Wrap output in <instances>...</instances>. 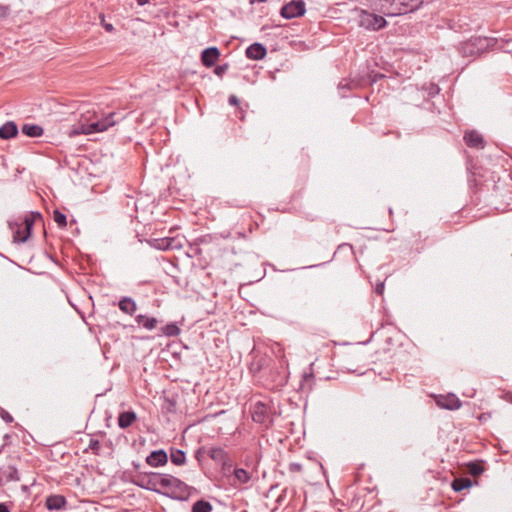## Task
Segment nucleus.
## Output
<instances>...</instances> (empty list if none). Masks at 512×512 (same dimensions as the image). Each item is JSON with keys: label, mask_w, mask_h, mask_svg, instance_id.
<instances>
[{"label": "nucleus", "mask_w": 512, "mask_h": 512, "mask_svg": "<svg viewBox=\"0 0 512 512\" xmlns=\"http://www.w3.org/2000/svg\"><path fill=\"white\" fill-rule=\"evenodd\" d=\"M228 102L232 106H237V105H239L240 100H239V98L236 95L232 94V95L229 96Z\"/></svg>", "instance_id": "nucleus-47"}, {"label": "nucleus", "mask_w": 512, "mask_h": 512, "mask_svg": "<svg viewBox=\"0 0 512 512\" xmlns=\"http://www.w3.org/2000/svg\"><path fill=\"white\" fill-rule=\"evenodd\" d=\"M66 504H67L66 498L64 496L58 495V494L48 496L45 501V507L49 511L61 510L62 508L65 507Z\"/></svg>", "instance_id": "nucleus-17"}, {"label": "nucleus", "mask_w": 512, "mask_h": 512, "mask_svg": "<svg viewBox=\"0 0 512 512\" xmlns=\"http://www.w3.org/2000/svg\"><path fill=\"white\" fill-rule=\"evenodd\" d=\"M459 51L465 57H476L480 55L470 40L463 43L459 48Z\"/></svg>", "instance_id": "nucleus-29"}, {"label": "nucleus", "mask_w": 512, "mask_h": 512, "mask_svg": "<svg viewBox=\"0 0 512 512\" xmlns=\"http://www.w3.org/2000/svg\"><path fill=\"white\" fill-rule=\"evenodd\" d=\"M37 220L42 221V214L40 212H29L24 216L8 221V226L13 233V242L22 244L28 241Z\"/></svg>", "instance_id": "nucleus-1"}, {"label": "nucleus", "mask_w": 512, "mask_h": 512, "mask_svg": "<svg viewBox=\"0 0 512 512\" xmlns=\"http://www.w3.org/2000/svg\"><path fill=\"white\" fill-rule=\"evenodd\" d=\"M246 57L251 60H261L267 54L266 47L259 42L249 45L245 51Z\"/></svg>", "instance_id": "nucleus-13"}, {"label": "nucleus", "mask_w": 512, "mask_h": 512, "mask_svg": "<svg viewBox=\"0 0 512 512\" xmlns=\"http://www.w3.org/2000/svg\"><path fill=\"white\" fill-rule=\"evenodd\" d=\"M18 127L15 122L8 121L0 126V138L8 140L18 135Z\"/></svg>", "instance_id": "nucleus-19"}, {"label": "nucleus", "mask_w": 512, "mask_h": 512, "mask_svg": "<svg viewBox=\"0 0 512 512\" xmlns=\"http://www.w3.org/2000/svg\"><path fill=\"white\" fill-rule=\"evenodd\" d=\"M314 379V375L311 373V374H305L303 376V381L305 383H302L301 385V388L304 389L305 388V385L309 382V381H312Z\"/></svg>", "instance_id": "nucleus-48"}, {"label": "nucleus", "mask_w": 512, "mask_h": 512, "mask_svg": "<svg viewBox=\"0 0 512 512\" xmlns=\"http://www.w3.org/2000/svg\"><path fill=\"white\" fill-rule=\"evenodd\" d=\"M470 41L480 55L496 44V39L480 36L472 37Z\"/></svg>", "instance_id": "nucleus-15"}, {"label": "nucleus", "mask_w": 512, "mask_h": 512, "mask_svg": "<svg viewBox=\"0 0 512 512\" xmlns=\"http://www.w3.org/2000/svg\"><path fill=\"white\" fill-rule=\"evenodd\" d=\"M219 464L221 465V472H222L223 476L227 477V478H231L234 468H233V461L230 458V456L227 457V459H225V461H222Z\"/></svg>", "instance_id": "nucleus-32"}, {"label": "nucleus", "mask_w": 512, "mask_h": 512, "mask_svg": "<svg viewBox=\"0 0 512 512\" xmlns=\"http://www.w3.org/2000/svg\"><path fill=\"white\" fill-rule=\"evenodd\" d=\"M423 5V0H378L375 10L385 16L394 17L414 12Z\"/></svg>", "instance_id": "nucleus-2"}, {"label": "nucleus", "mask_w": 512, "mask_h": 512, "mask_svg": "<svg viewBox=\"0 0 512 512\" xmlns=\"http://www.w3.org/2000/svg\"><path fill=\"white\" fill-rule=\"evenodd\" d=\"M101 25L109 33L115 30L114 26L111 23L105 21L104 15H101Z\"/></svg>", "instance_id": "nucleus-45"}, {"label": "nucleus", "mask_w": 512, "mask_h": 512, "mask_svg": "<svg viewBox=\"0 0 512 512\" xmlns=\"http://www.w3.org/2000/svg\"><path fill=\"white\" fill-rule=\"evenodd\" d=\"M138 5L143 6L145 4H148L150 0H135Z\"/></svg>", "instance_id": "nucleus-52"}, {"label": "nucleus", "mask_w": 512, "mask_h": 512, "mask_svg": "<svg viewBox=\"0 0 512 512\" xmlns=\"http://www.w3.org/2000/svg\"><path fill=\"white\" fill-rule=\"evenodd\" d=\"M118 306L123 313L130 316L134 315L137 310V304L135 300L128 296L122 297L118 302Z\"/></svg>", "instance_id": "nucleus-20"}, {"label": "nucleus", "mask_w": 512, "mask_h": 512, "mask_svg": "<svg viewBox=\"0 0 512 512\" xmlns=\"http://www.w3.org/2000/svg\"><path fill=\"white\" fill-rule=\"evenodd\" d=\"M166 409L168 412L170 413H175L176 412V401L173 400V399H166Z\"/></svg>", "instance_id": "nucleus-44"}, {"label": "nucleus", "mask_w": 512, "mask_h": 512, "mask_svg": "<svg viewBox=\"0 0 512 512\" xmlns=\"http://www.w3.org/2000/svg\"><path fill=\"white\" fill-rule=\"evenodd\" d=\"M251 414L254 422L269 428L273 424L276 411L271 401H258L251 407Z\"/></svg>", "instance_id": "nucleus-5"}, {"label": "nucleus", "mask_w": 512, "mask_h": 512, "mask_svg": "<svg viewBox=\"0 0 512 512\" xmlns=\"http://www.w3.org/2000/svg\"><path fill=\"white\" fill-rule=\"evenodd\" d=\"M383 78H385V75L382 74V73H379V72L372 71L369 74V79H370V83L371 84L376 83V82H378L379 80H381Z\"/></svg>", "instance_id": "nucleus-40"}, {"label": "nucleus", "mask_w": 512, "mask_h": 512, "mask_svg": "<svg viewBox=\"0 0 512 512\" xmlns=\"http://www.w3.org/2000/svg\"><path fill=\"white\" fill-rule=\"evenodd\" d=\"M168 242H169L168 250L180 249L182 247L180 240H178L176 238L168 237Z\"/></svg>", "instance_id": "nucleus-39"}, {"label": "nucleus", "mask_w": 512, "mask_h": 512, "mask_svg": "<svg viewBox=\"0 0 512 512\" xmlns=\"http://www.w3.org/2000/svg\"><path fill=\"white\" fill-rule=\"evenodd\" d=\"M480 420L485 419V414H481L479 417Z\"/></svg>", "instance_id": "nucleus-58"}, {"label": "nucleus", "mask_w": 512, "mask_h": 512, "mask_svg": "<svg viewBox=\"0 0 512 512\" xmlns=\"http://www.w3.org/2000/svg\"><path fill=\"white\" fill-rule=\"evenodd\" d=\"M213 506L212 504L205 500L199 499L192 504L191 512H212Z\"/></svg>", "instance_id": "nucleus-28"}, {"label": "nucleus", "mask_w": 512, "mask_h": 512, "mask_svg": "<svg viewBox=\"0 0 512 512\" xmlns=\"http://www.w3.org/2000/svg\"><path fill=\"white\" fill-rule=\"evenodd\" d=\"M283 384H284V376H282V377L279 379V381H278L277 385H283Z\"/></svg>", "instance_id": "nucleus-55"}, {"label": "nucleus", "mask_w": 512, "mask_h": 512, "mask_svg": "<svg viewBox=\"0 0 512 512\" xmlns=\"http://www.w3.org/2000/svg\"><path fill=\"white\" fill-rule=\"evenodd\" d=\"M270 360L271 359L268 357H260L258 359H254L249 366L250 372L253 375L260 373L265 367L268 366Z\"/></svg>", "instance_id": "nucleus-25"}, {"label": "nucleus", "mask_w": 512, "mask_h": 512, "mask_svg": "<svg viewBox=\"0 0 512 512\" xmlns=\"http://www.w3.org/2000/svg\"><path fill=\"white\" fill-rule=\"evenodd\" d=\"M465 144L469 148L474 149H483L485 147V142L483 136L476 130L467 131L464 134Z\"/></svg>", "instance_id": "nucleus-10"}, {"label": "nucleus", "mask_w": 512, "mask_h": 512, "mask_svg": "<svg viewBox=\"0 0 512 512\" xmlns=\"http://www.w3.org/2000/svg\"><path fill=\"white\" fill-rule=\"evenodd\" d=\"M161 487L169 489V491L163 492L162 495L178 501H187L191 493L197 491L194 487L187 485L179 478L170 474H166L164 478H161Z\"/></svg>", "instance_id": "nucleus-3"}, {"label": "nucleus", "mask_w": 512, "mask_h": 512, "mask_svg": "<svg viewBox=\"0 0 512 512\" xmlns=\"http://www.w3.org/2000/svg\"><path fill=\"white\" fill-rule=\"evenodd\" d=\"M383 291H384V283H383V282L378 283V284L376 285L375 292H376L378 295H382Z\"/></svg>", "instance_id": "nucleus-50"}, {"label": "nucleus", "mask_w": 512, "mask_h": 512, "mask_svg": "<svg viewBox=\"0 0 512 512\" xmlns=\"http://www.w3.org/2000/svg\"><path fill=\"white\" fill-rule=\"evenodd\" d=\"M209 457L215 461L216 463H221L222 461H225L227 457H229V454L221 447H212L208 450Z\"/></svg>", "instance_id": "nucleus-26"}, {"label": "nucleus", "mask_w": 512, "mask_h": 512, "mask_svg": "<svg viewBox=\"0 0 512 512\" xmlns=\"http://www.w3.org/2000/svg\"><path fill=\"white\" fill-rule=\"evenodd\" d=\"M357 21L360 27L372 31H379L388 25V22L383 16L366 10H360Z\"/></svg>", "instance_id": "nucleus-6"}, {"label": "nucleus", "mask_w": 512, "mask_h": 512, "mask_svg": "<svg viewBox=\"0 0 512 512\" xmlns=\"http://www.w3.org/2000/svg\"><path fill=\"white\" fill-rule=\"evenodd\" d=\"M302 465L300 463H297V462H291L288 466V470L289 472L291 473H298V472H301L302 471Z\"/></svg>", "instance_id": "nucleus-43"}, {"label": "nucleus", "mask_w": 512, "mask_h": 512, "mask_svg": "<svg viewBox=\"0 0 512 512\" xmlns=\"http://www.w3.org/2000/svg\"><path fill=\"white\" fill-rule=\"evenodd\" d=\"M344 247H348V248H350V249H352V248H353L351 244L343 243V244H341V245H339V246H338V249H342V248H344Z\"/></svg>", "instance_id": "nucleus-53"}, {"label": "nucleus", "mask_w": 512, "mask_h": 512, "mask_svg": "<svg viewBox=\"0 0 512 512\" xmlns=\"http://www.w3.org/2000/svg\"><path fill=\"white\" fill-rule=\"evenodd\" d=\"M229 64L228 63H224V64H221V65H217L215 66L214 68V73L215 75H217L218 77H222L229 69Z\"/></svg>", "instance_id": "nucleus-36"}, {"label": "nucleus", "mask_w": 512, "mask_h": 512, "mask_svg": "<svg viewBox=\"0 0 512 512\" xmlns=\"http://www.w3.org/2000/svg\"><path fill=\"white\" fill-rule=\"evenodd\" d=\"M474 484V482L468 478V477H459V478H455L453 481H452V488L454 491L456 492H461L465 489H469L470 487H472Z\"/></svg>", "instance_id": "nucleus-24"}, {"label": "nucleus", "mask_w": 512, "mask_h": 512, "mask_svg": "<svg viewBox=\"0 0 512 512\" xmlns=\"http://www.w3.org/2000/svg\"><path fill=\"white\" fill-rule=\"evenodd\" d=\"M217 238L211 234L202 235L196 238L193 243L190 244V250L193 255H201L203 252L202 246L211 244Z\"/></svg>", "instance_id": "nucleus-12"}, {"label": "nucleus", "mask_w": 512, "mask_h": 512, "mask_svg": "<svg viewBox=\"0 0 512 512\" xmlns=\"http://www.w3.org/2000/svg\"><path fill=\"white\" fill-rule=\"evenodd\" d=\"M2 476L7 482L19 481L18 470L14 466H8L2 470Z\"/></svg>", "instance_id": "nucleus-31"}, {"label": "nucleus", "mask_w": 512, "mask_h": 512, "mask_svg": "<svg viewBox=\"0 0 512 512\" xmlns=\"http://www.w3.org/2000/svg\"><path fill=\"white\" fill-rule=\"evenodd\" d=\"M221 56L220 50L216 46H211L202 50L200 54V61L206 68L215 66Z\"/></svg>", "instance_id": "nucleus-8"}, {"label": "nucleus", "mask_w": 512, "mask_h": 512, "mask_svg": "<svg viewBox=\"0 0 512 512\" xmlns=\"http://www.w3.org/2000/svg\"><path fill=\"white\" fill-rule=\"evenodd\" d=\"M115 115V112H111L107 116L97 121L88 124L79 123L77 125H74L69 132V136L73 137L81 134L89 135L97 132L106 131L108 128L114 126L117 123V121L114 119Z\"/></svg>", "instance_id": "nucleus-4"}, {"label": "nucleus", "mask_w": 512, "mask_h": 512, "mask_svg": "<svg viewBox=\"0 0 512 512\" xmlns=\"http://www.w3.org/2000/svg\"><path fill=\"white\" fill-rule=\"evenodd\" d=\"M0 512H10V509L6 503H0Z\"/></svg>", "instance_id": "nucleus-51"}, {"label": "nucleus", "mask_w": 512, "mask_h": 512, "mask_svg": "<svg viewBox=\"0 0 512 512\" xmlns=\"http://www.w3.org/2000/svg\"><path fill=\"white\" fill-rule=\"evenodd\" d=\"M306 12V5L303 0H292L282 6L280 15L285 19L301 17Z\"/></svg>", "instance_id": "nucleus-7"}, {"label": "nucleus", "mask_w": 512, "mask_h": 512, "mask_svg": "<svg viewBox=\"0 0 512 512\" xmlns=\"http://www.w3.org/2000/svg\"><path fill=\"white\" fill-rule=\"evenodd\" d=\"M229 479L230 485L234 488H238L240 485L247 484L251 480V475L243 468H234L233 474Z\"/></svg>", "instance_id": "nucleus-11"}, {"label": "nucleus", "mask_w": 512, "mask_h": 512, "mask_svg": "<svg viewBox=\"0 0 512 512\" xmlns=\"http://www.w3.org/2000/svg\"><path fill=\"white\" fill-rule=\"evenodd\" d=\"M426 90L428 92V95L431 97L437 95L440 92L439 86L434 83L429 84V86L426 88Z\"/></svg>", "instance_id": "nucleus-41"}, {"label": "nucleus", "mask_w": 512, "mask_h": 512, "mask_svg": "<svg viewBox=\"0 0 512 512\" xmlns=\"http://www.w3.org/2000/svg\"><path fill=\"white\" fill-rule=\"evenodd\" d=\"M89 449L95 455H99V452H100V442H99V440L91 438L90 441H89Z\"/></svg>", "instance_id": "nucleus-37"}, {"label": "nucleus", "mask_w": 512, "mask_h": 512, "mask_svg": "<svg viewBox=\"0 0 512 512\" xmlns=\"http://www.w3.org/2000/svg\"><path fill=\"white\" fill-rule=\"evenodd\" d=\"M3 485V476L0 475V486Z\"/></svg>", "instance_id": "nucleus-57"}, {"label": "nucleus", "mask_w": 512, "mask_h": 512, "mask_svg": "<svg viewBox=\"0 0 512 512\" xmlns=\"http://www.w3.org/2000/svg\"><path fill=\"white\" fill-rule=\"evenodd\" d=\"M208 454V451H206L205 447L204 446H201L199 447L196 451H195V459L198 461V463L201 465L203 459H204V456L205 454Z\"/></svg>", "instance_id": "nucleus-38"}, {"label": "nucleus", "mask_w": 512, "mask_h": 512, "mask_svg": "<svg viewBox=\"0 0 512 512\" xmlns=\"http://www.w3.org/2000/svg\"><path fill=\"white\" fill-rule=\"evenodd\" d=\"M151 467H161L167 464L168 454L164 449L153 450L145 459Z\"/></svg>", "instance_id": "nucleus-9"}, {"label": "nucleus", "mask_w": 512, "mask_h": 512, "mask_svg": "<svg viewBox=\"0 0 512 512\" xmlns=\"http://www.w3.org/2000/svg\"><path fill=\"white\" fill-rule=\"evenodd\" d=\"M266 0H250L251 3H255V2H258V3H262V2H265Z\"/></svg>", "instance_id": "nucleus-56"}, {"label": "nucleus", "mask_w": 512, "mask_h": 512, "mask_svg": "<svg viewBox=\"0 0 512 512\" xmlns=\"http://www.w3.org/2000/svg\"><path fill=\"white\" fill-rule=\"evenodd\" d=\"M21 132L30 138H37L43 135L44 129L38 124L26 123L22 126Z\"/></svg>", "instance_id": "nucleus-21"}, {"label": "nucleus", "mask_w": 512, "mask_h": 512, "mask_svg": "<svg viewBox=\"0 0 512 512\" xmlns=\"http://www.w3.org/2000/svg\"><path fill=\"white\" fill-rule=\"evenodd\" d=\"M181 333V329L176 323H169L161 327V334L167 337H176Z\"/></svg>", "instance_id": "nucleus-30"}, {"label": "nucleus", "mask_w": 512, "mask_h": 512, "mask_svg": "<svg viewBox=\"0 0 512 512\" xmlns=\"http://www.w3.org/2000/svg\"><path fill=\"white\" fill-rule=\"evenodd\" d=\"M135 321L139 326H142L143 328L147 330H153L157 327V324L159 323L158 319L155 317H150L147 315L139 314L135 317Z\"/></svg>", "instance_id": "nucleus-22"}, {"label": "nucleus", "mask_w": 512, "mask_h": 512, "mask_svg": "<svg viewBox=\"0 0 512 512\" xmlns=\"http://www.w3.org/2000/svg\"><path fill=\"white\" fill-rule=\"evenodd\" d=\"M137 420V415L133 410L120 412L117 418L118 426L121 429L129 428Z\"/></svg>", "instance_id": "nucleus-18"}, {"label": "nucleus", "mask_w": 512, "mask_h": 512, "mask_svg": "<svg viewBox=\"0 0 512 512\" xmlns=\"http://www.w3.org/2000/svg\"><path fill=\"white\" fill-rule=\"evenodd\" d=\"M356 85L354 84L353 81H347V80H343L339 83V90H344V89H347V90H351L355 87Z\"/></svg>", "instance_id": "nucleus-42"}, {"label": "nucleus", "mask_w": 512, "mask_h": 512, "mask_svg": "<svg viewBox=\"0 0 512 512\" xmlns=\"http://www.w3.org/2000/svg\"><path fill=\"white\" fill-rule=\"evenodd\" d=\"M148 473L149 472H139L137 475L130 478L131 483L140 488L145 489V483L147 481Z\"/></svg>", "instance_id": "nucleus-33"}, {"label": "nucleus", "mask_w": 512, "mask_h": 512, "mask_svg": "<svg viewBox=\"0 0 512 512\" xmlns=\"http://www.w3.org/2000/svg\"><path fill=\"white\" fill-rule=\"evenodd\" d=\"M170 460L176 466H181L186 463V454L181 449L170 448Z\"/></svg>", "instance_id": "nucleus-27"}, {"label": "nucleus", "mask_w": 512, "mask_h": 512, "mask_svg": "<svg viewBox=\"0 0 512 512\" xmlns=\"http://www.w3.org/2000/svg\"><path fill=\"white\" fill-rule=\"evenodd\" d=\"M9 13V8L7 6L0 5V18L7 17Z\"/></svg>", "instance_id": "nucleus-49"}, {"label": "nucleus", "mask_w": 512, "mask_h": 512, "mask_svg": "<svg viewBox=\"0 0 512 512\" xmlns=\"http://www.w3.org/2000/svg\"><path fill=\"white\" fill-rule=\"evenodd\" d=\"M0 416L6 423H11L13 421L11 414L4 409L1 410Z\"/></svg>", "instance_id": "nucleus-46"}, {"label": "nucleus", "mask_w": 512, "mask_h": 512, "mask_svg": "<svg viewBox=\"0 0 512 512\" xmlns=\"http://www.w3.org/2000/svg\"><path fill=\"white\" fill-rule=\"evenodd\" d=\"M149 244L158 250H168V237L151 239Z\"/></svg>", "instance_id": "nucleus-34"}, {"label": "nucleus", "mask_w": 512, "mask_h": 512, "mask_svg": "<svg viewBox=\"0 0 512 512\" xmlns=\"http://www.w3.org/2000/svg\"><path fill=\"white\" fill-rule=\"evenodd\" d=\"M164 475L165 474L162 473L149 472L145 483V489L162 494L163 492L158 489V486L161 487V478H164Z\"/></svg>", "instance_id": "nucleus-16"}, {"label": "nucleus", "mask_w": 512, "mask_h": 512, "mask_svg": "<svg viewBox=\"0 0 512 512\" xmlns=\"http://www.w3.org/2000/svg\"><path fill=\"white\" fill-rule=\"evenodd\" d=\"M132 466L134 467L135 470H139L141 465L139 463L133 461Z\"/></svg>", "instance_id": "nucleus-54"}, {"label": "nucleus", "mask_w": 512, "mask_h": 512, "mask_svg": "<svg viewBox=\"0 0 512 512\" xmlns=\"http://www.w3.org/2000/svg\"><path fill=\"white\" fill-rule=\"evenodd\" d=\"M437 404L444 409L447 410H457L462 406L461 400L452 393L447 394L446 396H441V398L437 401Z\"/></svg>", "instance_id": "nucleus-14"}, {"label": "nucleus", "mask_w": 512, "mask_h": 512, "mask_svg": "<svg viewBox=\"0 0 512 512\" xmlns=\"http://www.w3.org/2000/svg\"><path fill=\"white\" fill-rule=\"evenodd\" d=\"M485 470V462L483 460L470 461L466 464V471L471 476H479Z\"/></svg>", "instance_id": "nucleus-23"}, {"label": "nucleus", "mask_w": 512, "mask_h": 512, "mask_svg": "<svg viewBox=\"0 0 512 512\" xmlns=\"http://www.w3.org/2000/svg\"><path fill=\"white\" fill-rule=\"evenodd\" d=\"M53 220L57 223L60 228H64L67 225V217L60 210L55 209L53 211Z\"/></svg>", "instance_id": "nucleus-35"}]
</instances>
